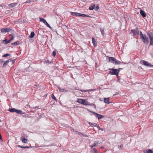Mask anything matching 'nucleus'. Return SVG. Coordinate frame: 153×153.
Instances as JSON below:
<instances>
[{
	"instance_id": "f704fd0d",
	"label": "nucleus",
	"mask_w": 153,
	"mask_h": 153,
	"mask_svg": "<svg viewBox=\"0 0 153 153\" xmlns=\"http://www.w3.org/2000/svg\"><path fill=\"white\" fill-rule=\"evenodd\" d=\"M10 54L9 53H6L5 54H4L2 56V57H5L7 56H10Z\"/></svg>"
},
{
	"instance_id": "2eb2a0df",
	"label": "nucleus",
	"mask_w": 153,
	"mask_h": 153,
	"mask_svg": "<svg viewBox=\"0 0 153 153\" xmlns=\"http://www.w3.org/2000/svg\"><path fill=\"white\" fill-rule=\"evenodd\" d=\"M11 61V60L10 59H8L3 64V67L4 68L6 67L8 63Z\"/></svg>"
},
{
	"instance_id": "680f3d73",
	"label": "nucleus",
	"mask_w": 153,
	"mask_h": 153,
	"mask_svg": "<svg viewBox=\"0 0 153 153\" xmlns=\"http://www.w3.org/2000/svg\"><path fill=\"white\" fill-rule=\"evenodd\" d=\"M17 146H18L19 147V145H18Z\"/></svg>"
},
{
	"instance_id": "412c9836",
	"label": "nucleus",
	"mask_w": 153,
	"mask_h": 153,
	"mask_svg": "<svg viewBox=\"0 0 153 153\" xmlns=\"http://www.w3.org/2000/svg\"><path fill=\"white\" fill-rule=\"evenodd\" d=\"M34 35L35 33L34 32L32 31L29 37L30 38H32L34 36Z\"/></svg>"
},
{
	"instance_id": "8fccbe9b",
	"label": "nucleus",
	"mask_w": 153,
	"mask_h": 153,
	"mask_svg": "<svg viewBox=\"0 0 153 153\" xmlns=\"http://www.w3.org/2000/svg\"><path fill=\"white\" fill-rule=\"evenodd\" d=\"M70 128H71V129L72 131H73V132H77V131H74V128H72V127H70Z\"/></svg>"
},
{
	"instance_id": "a211bd4d",
	"label": "nucleus",
	"mask_w": 153,
	"mask_h": 153,
	"mask_svg": "<svg viewBox=\"0 0 153 153\" xmlns=\"http://www.w3.org/2000/svg\"><path fill=\"white\" fill-rule=\"evenodd\" d=\"M95 6V4H93L92 5H90L89 7V10H93L94 9Z\"/></svg>"
},
{
	"instance_id": "cd10ccee",
	"label": "nucleus",
	"mask_w": 153,
	"mask_h": 153,
	"mask_svg": "<svg viewBox=\"0 0 153 153\" xmlns=\"http://www.w3.org/2000/svg\"><path fill=\"white\" fill-rule=\"evenodd\" d=\"M121 63V62L117 60L116 59L114 64L115 65H119Z\"/></svg>"
},
{
	"instance_id": "9d476101",
	"label": "nucleus",
	"mask_w": 153,
	"mask_h": 153,
	"mask_svg": "<svg viewBox=\"0 0 153 153\" xmlns=\"http://www.w3.org/2000/svg\"><path fill=\"white\" fill-rule=\"evenodd\" d=\"M59 91L61 92H68V91L63 88H61L59 86L57 87Z\"/></svg>"
},
{
	"instance_id": "4be33fe9",
	"label": "nucleus",
	"mask_w": 153,
	"mask_h": 153,
	"mask_svg": "<svg viewBox=\"0 0 153 153\" xmlns=\"http://www.w3.org/2000/svg\"><path fill=\"white\" fill-rule=\"evenodd\" d=\"M16 4H17L16 3H11V4H9V6L10 7H15Z\"/></svg>"
},
{
	"instance_id": "1a4fd4ad",
	"label": "nucleus",
	"mask_w": 153,
	"mask_h": 153,
	"mask_svg": "<svg viewBox=\"0 0 153 153\" xmlns=\"http://www.w3.org/2000/svg\"><path fill=\"white\" fill-rule=\"evenodd\" d=\"M85 100V99H78L77 100V102L80 104H81L83 105V104H84V102Z\"/></svg>"
},
{
	"instance_id": "a18cd8bd",
	"label": "nucleus",
	"mask_w": 153,
	"mask_h": 153,
	"mask_svg": "<svg viewBox=\"0 0 153 153\" xmlns=\"http://www.w3.org/2000/svg\"><path fill=\"white\" fill-rule=\"evenodd\" d=\"M123 147V145H121L120 146H118V147L119 149H122Z\"/></svg>"
},
{
	"instance_id": "dca6fc26",
	"label": "nucleus",
	"mask_w": 153,
	"mask_h": 153,
	"mask_svg": "<svg viewBox=\"0 0 153 153\" xmlns=\"http://www.w3.org/2000/svg\"><path fill=\"white\" fill-rule=\"evenodd\" d=\"M88 124L89 125L92 127H96L97 126V124L95 123H92L91 122H89Z\"/></svg>"
},
{
	"instance_id": "7c9ffc66",
	"label": "nucleus",
	"mask_w": 153,
	"mask_h": 153,
	"mask_svg": "<svg viewBox=\"0 0 153 153\" xmlns=\"http://www.w3.org/2000/svg\"><path fill=\"white\" fill-rule=\"evenodd\" d=\"M100 30L101 33V34H102V35L103 36H104V29L101 28L100 29Z\"/></svg>"
},
{
	"instance_id": "864d4df0",
	"label": "nucleus",
	"mask_w": 153,
	"mask_h": 153,
	"mask_svg": "<svg viewBox=\"0 0 153 153\" xmlns=\"http://www.w3.org/2000/svg\"><path fill=\"white\" fill-rule=\"evenodd\" d=\"M123 68H119L118 69H117V70L119 71V73L120 71Z\"/></svg>"
},
{
	"instance_id": "393cba45",
	"label": "nucleus",
	"mask_w": 153,
	"mask_h": 153,
	"mask_svg": "<svg viewBox=\"0 0 153 153\" xmlns=\"http://www.w3.org/2000/svg\"><path fill=\"white\" fill-rule=\"evenodd\" d=\"M27 140L25 138H22V142L23 143H26L27 142Z\"/></svg>"
},
{
	"instance_id": "6e6552de",
	"label": "nucleus",
	"mask_w": 153,
	"mask_h": 153,
	"mask_svg": "<svg viewBox=\"0 0 153 153\" xmlns=\"http://www.w3.org/2000/svg\"><path fill=\"white\" fill-rule=\"evenodd\" d=\"M8 111L11 112H16L18 114H19V110H17L14 108H9Z\"/></svg>"
},
{
	"instance_id": "bf43d9fd",
	"label": "nucleus",
	"mask_w": 153,
	"mask_h": 153,
	"mask_svg": "<svg viewBox=\"0 0 153 153\" xmlns=\"http://www.w3.org/2000/svg\"><path fill=\"white\" fill-rule=\"evenodd\" d=\"M14 61H15V60H12V63H14Z\"/></svg>"
},
{
	"instance_id": "f257e3e1",
	"label": "nucleus",
	"mask_w": 153,
	"mask_h": 153,
	"mask_svg": "<svg viewBox=\"0 0 153 153\" xmlns=\"http://www.w3.org/2000/svg\"><path fill=\"white\" fill-rule=\"evenodd\" d=\"M147 35L150 40L149 46H153V33L150 31L149 30L147 32Z\"/></svg>"
},
{
	"instance_id": "49530a36",
	"label": "nucleus",
	"mask_w": 153,
	"mask_h": 153,
	"mask_svg": "<svg viewBox=\"0 0 153 153\" xmlns=\"http://www.w3.org/2000/svg\"><path fill=\"white\" fill-rule=\"evenodd\" d=\"M39 106H37L34 107L33 108V109H36V110L39 109Z\"/></svg>"
},
{
	"instance_id": "9b49d317",
	"label": "nucleus",
	"mask_w": 153,
	"mask_h": 153,
	"mask_svg": "<svg viewBox=\"0 0 153 153\" xmlns=\"http://www.w3.org/2000/svg\"><path fill=\"white\" fill-rule=\"evenodd\" d=\"M71 15H73L74 16H80V13H77V12H71Z\"/></svg>"
},
{
	"instance_id": "aec40b11",
	"label": "nucleus",
	"mask_w": 153,
	"mask_h": 153,
	"mask_svg": "<svg viewBox=\"0 0 153 153\" xmlns=\"http://www.w3.org/2000/svg\"><path fill=\"white\" fill-rule=\"evenodd\" d=\"M144 153H153V151L151 149H147L144 151Z\"/></svg>"
},
{
	"instance_id": "bb28decb",
	"label": "nucleus",
	"mask_w": 153,
	"mask_h": 153,
	"mask_svg": "<svg viewBox=\"0 0 153 153\" xmlns=\"http://www.w3.org/2000/svg\"><path fill=\"white\" fill-rule=\"evenodd\" d=\"M4 44H7L8 43H10L11 42L10 40H7L6 39H5L4 40Z\"/></svg>"
},
{
	"instance_id": "09e8293b",
	"label": "nucleus",
	"mask_w": 153,
	"mask_h": 153,
	"mask_svg": "<svg viewBox=\"0 0 153 153\" xmlns=\"http://www.w3.org/2000/svg\"><path fill=\"white\" fill-rule=\"evenodd\" d=\"M32 2V1L30 0H27V1H26L25 2V3H30V2Z\"/></svg>"
},
{
	"instance_id": "79ce46f5",
	"label": "nucleus",
	"mask_w": 153,
	"mask_h": 153,
	"mask_svg": "<svg viewBox=\"0 0 153 153\" xmlns=\"http://www.w3.org/2000/svg\"><path fill=\"white\" fill-rule=\"evenodd\" d=\"M10 36L11 37V38L10 39V41L13 40V39H14V37L13 36L12 34H11L10 35Z\"/></svg>"
},
{
	"instance_id": "c03bdc74",
	"label": "nucleus",
	"mask_w": 153,
	"mask_h": 153,
	"mask_svg": "<svg viewBox=\"0 0 153 153\" xmlns=\"http://www.w3.org/2000/svg\"><path fill=\"white\" fill-rule=\"evenodd\" d=\"M6 28V30L7 31V32H10L11 30V29H10V28L8 27V28Z\"/></svg>"
},
{
	"instance_id": "5fc2aeb1",
	"label": "nucleus",
	"mask_w": 153,
	"mask_h": 153,
	"mask_svg": "<svg viewBox=\"0 0 153 153\" xmlns=\"http://www.w3.org/2000/svg\"><path fill=\"white\" fill-rule=\"evenodd\" d=\"M25 114V113H23L22 111L20 110V114Z\"/></svg>"
},
{
	"instance_id": "ddd939ff",
	"label": "nucleus",
	"mask_w": 153,
	"mask_h": 153,
	"mask_svg": "<svg viewBox=\"0 0 153 153\" xmlns=\"http://www.w3.org/2000/svg\"><path fill=\"white\" fill-rule=\"evenodd\" d=\"M140 13L142 17L144 18L146 17V15L145 12L143 10H141L140 11Z\"/></svg>"
},
{
	"instance_id": "c85d7f7f",
	"label": "nucleus",
	"mask_w": 153,
	"mask_h": 153,
	"mask_svg": "<svg viewBox=\"0 0 153 153\" xmlns=\"http://www.w3.org/2000/svg\"><path fill=\"white\" fill-rule=\"evenodd\" d=\"M7 31L6 30V28H2L1 29V32L2 33H6Z\"/></svg>"
},
{
	"instance_id": "c9c22d12",
	"label": "nucleus",
	"mask_w": 153,
	"mask_h": 153,
	"mask_svg": "<svg viewBox=\"0 0 153 153\" xmlns=\"http://www.w3.org/2000/svg\"><path fill=\"white\" fill-rule=\"evenodd\" d=\"M18 44V42H17V41L13 43H11V45H16Z\"/></svg>"
},
{
	"instance_id": "e2e57ef3",
	"label": "nucleus",
	"mask_w": 153,
	"mask_h": 153,
	"mask_svg": "<svg viewBox=\"0 0 153 153\" xmlns=\"http://www.w3.org/2000/svg\"><path fill=\"white\" fill-rule=\"evenodd\" d=\"M136 42H138V40H137V41H136Z\"/></svg>"
},
{
	"instance_id": "7ed1b4c3",
	"label": "nucleus",
	"mask_w": 153,
	"mask_h": 153,
	"mask_svg": "<svg viewBox=\"0 0 153 153\" xmlns=\"http://www.w3.org/2000/svg\"><path fill=\"white\" fill-rule=\"evenodd\" d=\"M140 39H141L142 42L145 44H148L149 43V38L145 35Z\"/></svg>"
},
{
	"instance_id": "4468645a",
	"label": "nucleus",
	"mask_w": 153,
	"mask_h": 153,
	"mask_svg": "<svg viewBox=\"0 0 153 153\" xmlns=\"http://www.w3.org/2000/svg\"><path fill=\"white\" fill-rule=\"evenodd\" d=\"M104 102L108 104H110L111 103V102H109L110 99H109V98H104Z\"/></svg>"
},
{
	"instance_id": "0e129e2a",
	"label": "nucleus",
	"mask_w": 153,
	"mask_h": 153,
	"mask_svg": "<svg viewBox=\"0 0 153 153\" xmlns=\"http://www.w3.org/2000/svg\"><path fill=\"white\" fill-rule=\"evenodd\" d=\"M1 122V120L0 119V122Z\"/></svg>"
},
{
	"instance_id": "ea45409f",
	"label": "nucleus",
	"mask_w": 153,
	"mask_h": 153,
	"mask_svg": "<svg viewBox=\"0 0 153 153\" xmlns=\"http://www.w3.org/2000/svg\"><path fill=\"white\" fill-rule=\"evenodd\" d=\"M51 63H52L49 60H47L46 61H45V63L51 64Z\"/></svg>"
},
{
	"instance_id": "6ab92c4d",
	"label": "nucleus",
	"mask_w": 153,
	"mask_h": 153,
	"mask_svg": "<svg viewBox=\"0 0 153 153\" xmlns=\"http://www.w3.org/2000/svg\"><path fill=\"white\" fill-rule=\"evenodd\" d=\"M40 21L41 22H43L44 24L47 22L46 20L41 17H39Z\"/></svg>"
},
{
	"instance_id": "20e7f679",
	"label": "nucleus",
	"mask_w": 153,
	"mask_h": 153,
	"mask_svg": "<svg viewBox=\"0 0 153 153\" xmlns=\"http://www.w3.org/2000/svg\"><path fill=\"white\" fill-rule=\"evenodd\" d=\"M131 31L133 33V36L134 37H135L136 36L139 35V31L137 28L136 29H131Z\"/></svg>"
},
{
	"instance_id": "f03ea898",
	"label": "nucleus",
	"mask_w": 153,
	"mask_h": 153,
	"mask_svg": "<svg viewBox=\"0 0 153 153\" xmlns=\"http://www.w3.org/2000/svg\"><path fill=\"white\" fill-rule=\"evenodd\" d=\"M109 70L111 71H110L109 74L111 75H116L118 76L119 74V71L117 70V69L110 68L109 69Z\"/></svg>"
},
{
	"instance_id": "a878e982",
	"label": "nucleus",
	"mask_w": 153,
	"mask_h": 153,
	"mask_svg": "<svg viewBox=\"0 0 153 153\" xmlns=\"http://www.w3.org/2000/svg\"><path fill=\"white\" fill-rule=\"evenodd\" d=\"M83 105H91V103L89 102L88 101H86L85 100L84 102V103Z\"/></svg>"
},
{
	"instance_id": "2f4dec72",
	"label": "nucleus",
	"mask_w": 153,
	"mask_h": 153,
	"mask_svg": "<svg viewBox=\"0 0 153 153\" xmlns=\"http://www.w3.org/2000/svg\"><path fill=\"white\" fill-rule=\"evenodd\" d=\"M31 147L30 146H22L20 145V148H30Z\"/></svg>"
},
{
	"instance_id": "603ef678",
	"label": "nucleus",
	"mask_w": 153,
	"mask_h": 153,
	"mask_svg": "<svg viewBox=\"0 0 153 153\" xmlns=\"http://www.w3.org/2000/svg\"><path fill=\"white\" fill-rule=\"evenodd\" d=\"M117 76V78L118 81H120V77L118 75V76Z\"/></svg>"
},
{
	"instance_id": "4c0bfd02",
	"label": "nucleus",
	"mask_w": 153,
	"mask_h": 153,
	"mask_svg": "<svg viewBox=\"0 0 153 153\" xmlns=\"http://www.w3.org/2000/svg\"><path fill=\"white\" fill-rule=\"evenodd\" d=\"M100 8L98 6H96L95 7H94V10L96 11H97Z\"/></svg>"
},
{
	"instance_id": "b1692460",
	"label": "nucleus",
	"mask_w": 153,
	"mask_h": 153,
	"mask_svg": "<svg viewBox=\"0 0 153 153\" xmlns=\"http://www.w3.org/2000/svg\"><path fill=\"white\" fill-rule=\"evenodd\" d=\"M92 153H98L97 150L95 148H93L91 150Z\"/></svg>"
},
{
	"instance_id": "de8ad7c7",
	"label": "nucleus",
	"mask_w": 153,
	"mask_h": 153,
	"mask_svg": "<svg viewBox=\"0 0 153 153\" xmlns=\"http://www.w3.org/2000/svg\"><path fill=\"white\" fill-rule=\"evenodd\" d=\"M91 105V106H93L94 107V108H96V105H95L93 103H92V104H91V105Z\"/></svg>"
},
{
	"instance_id": "4d7b16f0",
	"label": "nucleus",
	"mask_w": 153,
	"mask_h": 153,
	"mask_svg": "<svg viewBox=\"0 0 153 153\" xmlns=\"http://www.w3.org/2000/svg\"><path fill=\"white\" fill-rule=\"evenodd\" d=\"M3 61H2V60L0 59V63H2L3 62Z\"/></svg>"
},
{
	"instance_id": "0eeeda50",
	"label": "nucleus",
	"mask_w": 153,
	"mask_h": 153,
	"mask_svg": "<svg viewBox=\"0 0 153 153\" xmlns=\"http://www.w3.org/2000/svg\"><path fill=\"white\" fill-rule=\"evenodd\" d=\"M106 57L108 58L109 62L113 63L114 64L116 59L115 58L113 57H110L108 56H107Z\"/></svg>"
},
{
	"instance_id": "e433bc0d",
	"label": "nucleus",
	"mask_w": 153,
	"mask_h": 153,
	"mask_svg": "<svg viewBox=\"0 0 153 153\" xmlns=\"http://www.w3.org/2000/svg\"><path fill=\"white\" fill-rule=\"evenodd\" d=\"M139 34H140V38H142V37H143V36H144V35L142 33V32L141 31H139Z\"/></svg>"
},
{
	"instance_id": "052dcab7",
	"label": "nucleus",
	"mask_w": 153,
	"mask_h": 153,
	"mask_svg": "<svg viewBox=\"0 0 153 153\" xmlns=\"http://www.w3.org/2000/svg\"><path fill=\"white\" fill-rule=\"evenodd\" d=\"M116 95V94H114V95H113V97H114V96H115Z\"/></svg>"
},
{
	"instance_id": "39448f33",
	"label": "nucleus",
	"mask_w": 153,
	"mask_h": 153,
	"mask_svg": "<svg viewBox=\"0 0 153 153\" xmlns=\"http://www.w3.org/2000/svg\"><path fill=\"white\" fill-rule=\"evenodd\" d=\"M140 63V64L148 67H152L153 66L151 64L149 63L146 61L141 60Z\"/></svg>"
},
{
	"instance_id": "37998d69",
	"label": "nucleus",
	"mask_w": 153,
	"mask_h": 153,
	"mask_svg": "<svg viewBox=\"0 0 153 153\" xmlns=\"http://www.w3.org/2000/svg\"><path fill=\"white\" fill-rule=\"evenodd\" d=\"M56 55V52L55 51H53L52 52V55L54 57H55Z\"/></svg>"
},
{
	"instance_id": "5701e85b",
	"label": "nucleus",
	"mask_w": 153,
	"mask_h": 153,
	"mask_svg": "<svg viewBox=\"0 0 153 153\" xmlns=\"http://www.w3.org/2000/svg\"><path fill=\"white\" fill-rule=\"evenodd\" d=\"M81 16H82V17H89V18L91 17V16H89V15H86L85 14H82V13H80L79 17H81Z\"/></svg>"
},
{
	"instance_id": "6e6d98bb",
	"label": "nucleus",
	"mask_w": 153,
	"mask_h": 153,
	"mask_svg": "<svg viewBox=\"0 0 153 153\" xmlns=\"http://www.w3.org/2000/svg\"><path fill=\"white\" fill-rule=\"evenodd\" d=\"M121 64H126L127 63L126 62H121Z\"/></svg>"
},
{
	"instance_id": "f3484780",
	"label": "nucleus",
	"mask_w": 153,
	"mask_h": 153,
	"mask_svg": "<svg viewBox=\"0 0 153 153\" xmlns=\"http://www.w3.org/2000/svg\"><path fill=\"white\" fill-rule=\"evenodd\" d=\"M98 143H99V141H95V142H94V145H90V146L91 148H93L94 147L96 146H97V145L98 144Z\"/></svg>"
},
{
	"instance_id": "3c124183",
	"label": "nucleus",
	"mask_w": 153,
	"mask_h": 153,
	"mask_svg": "<svg viewBox=\"0 0 153 153\" xmlns=\"http://www.w3.org/2000/svg\"><path fill=\"white\" fill-rule=\"evenodd\" d=\"M22 116L24 117H27L28 118H29L30 117V116H26L25 115H22Z\"/></svg>"
},
{
	"instance_id": "13d9d810",
	"label": "nucleus",
	"mask_w": 153,
	"mask_h": 153,
	"mask_svg": "<svg viewBox=\"0 0 153 153\" xmlns=\"http://www.w3.org/2000/svg\"><path fill=\"white\" fill-rule=\"evenodd\" d=\"M2 137H1V134H0V140H2Z\"/></svg>"
},
{
	"instance_id": "a19ab883",
	"label": "nucleus",
	"mask_w": 153,
	"mask_h": 153,
	"mask_svg": "<svg viewBox=\"0 0 153 153\" xmlns=\"http://www.w3.org/2000/svg\"><path fill=\"white\" fill-rule=\"evenodd\" d=\"M97 128H98V129L99 130H101L102 131H103V129L101 128L99 126H98V125H97V126H96Z\"/></svg>"
},
{
	"instance_id": "473e14b6",
	"label": "nucleus",
	"mask_w": 153,
	"mask_h": 153,
	"mask_svg": "<svg viewBox=\"0 0 153 153\" xmlns=\"http://www.w3.org/2000/svg\"><path fill=\"white\" fill-rule=\"evenodd\" d=\"M45 25L47 27H49V28L51 29L52 28L51 27V26L47 22L45 23Z\"/></svg>"
},
{
	"instance_id": "69168bd1",
	"label": "nucleus",
	"mask_w": 153,
	"mask_h": 153,
	"mask_svg": "<svg viewBox=\"0 0 153 153\" xmlns=\"http://www.w3.org/2000/svg\"><path fill=\"white\" fill-rule=\"evenodd\" d=\"M152 67H153V66H152Z\"/></svg>"
},
{
	"instance_id": "58836bf2",
	"label": "nucleus",
	"mask_w": 153,
	"mask_h": 153,
	"mask_svg": "<svg viewBox=\"0 0 153 153\" xmlns=\"http://www.w3.org/2000/svg\"><path fill=\"white\" fill-rule=\"evenodd\" d=\"M78 133L79 134H82L83 137H88V135H87L86 134H82V133H81L79 132Z\"/></svg>"
},
{
	"instance_id": "f8f14e48",
	"label": "nucleus",
	"mask_w": 153,
	"mask_h": 153,
	"mask_svg": "<svg viewBox=\"0 0 153 153\" xmlns=\"http://www.w3.org/2000/svg\"><path fill=\"white\" fill-rule=\"evenodd\" d=\"M92 41L94 46H96L97 45V43L94 37H92Z\"/></svg>"
},
{
	"instance_id": "c756f323",
	"label": "nucleus",
	"mask_w": 153,
	"mask_h": 153,
	"mask_svg": "<svg viewBox=\"0 0 153 153\" xmlns=\"http://www.w3.org/2000/svg\"><path fill=\"white\" fill-rule=\"evenodd\" d=\"M51 97L56 101L57 102V99H56L53 94H51Z\"/></svg>"
},
{
	"instance_id": "423d86ee",
	"label": "nucleus",
	"mask_w": 153,
	"mask_h": 153,
	"mask_svg": "<svg viewBox=\"0 0 153 153\" xmlns=\"http://www.w3.org/2000/svg\"><path fill=\"white\" fill-rule=\"evenodd\" d=\"M89 111L91 113H92L93 114L96 115V117L98 118V120H100L102 119V118L104 117V116H103L102 115L98 114L97 113L95 112L92 111Z\"/></svg>"
},
{
	"instance_id": "72a5a7b5",
	"label": "nucleus",
	"mask_w": 153,
	"mask_h": 153,
	"mask_svg": "<svg viewBox=\"0 0 153 153\" xmlns=\"http://www.w3.org/2000/svg\"><path fill=\"white\" fill-rule=\"evenodd\" d=\"M79 90L82 92H88L89 91H92V90H82L80 89Z\"/></svg>"
}]
</instances>
